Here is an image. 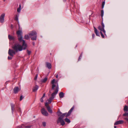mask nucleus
<instances>
[{
    "mask_svg": "<svg viewBox=\"0 0 128 128\" xmlns=\"http://www.w3.org/2000/svg\"><path fill=\"white\" fill-rule=\"evenodd\" d=\"M27 47L26 44L24 40H23V43L21 46L19 44H16L12 47V48L16 52L21 51L22 50H25Z\"/></svg>",
    "mask_w": 128,
    "mask_h": 128,
    "instance_id": "nucleus-2",
    "label": "nucleus"
},
{
    "mask_svg": "<svg viewBox=\"0 0 128 128\" xmlns=\"http://www.w3.org/2000/svg\"><path fill=\"white\" fill-rule=\"evenodd\" d=\"M124 118L127 121V122L128 123V118Z\"/></svg>",
    "mask_w": 128,
    "mask_h": 128,
    "instance_id": "nucleus-41",
    "label": "nucleus"
},
{
    "mask_svg": "<svg viewBox=\"0 0 128 128\" xmlns=\"http://www.w3.org/2000/svg\"><path fill=\"white\" fill-rule=\"evenodd\" d=\"M45 96V93L43 95V96H42V98H44Z\"/></svg>",
    "mask_w": 128,
    "mask_h": 128,
    "instance_id": "nucleus-43",
    "label": "nucleus"
},
{
    "mask_svg": "<svg viewBox=\"0 0 128 128\" xmlns=\"http://www.w3.org/2000/svg\"><path fill=\"white\" fill-rule=\"evenodd\" d=\"M18 40L20 42L22 41L23 42V40H24L22 39V35L18 36Z\"/></svg>",
    "mask_w": 128,
    "mask_h": 128,
    "instance_id": "nucleus-15",
    "label": "nucleus"
},
{
    "mask_svg": "<svg viewBox=\"0 0 128 128\" xmlns=\"http://www.w3.org/2000/svg\"><path fill=\"white\" fill-rule=\"evenodd\" d=\"M59 96L60 98H62L64 96V94L62 92H60L59 94Z\"/></svg>",
    "mask_w": 128,
    "mask_h": 128,
    "instance_id": "nucleus-17",
    "label": "nucleus"
},
{
    "mask_svg": "<svg viewBox=\"0 0 128 128\" xmlns=\"http://www.w3.org/2000/svg\"><path fill=\"white\" fill-rule=\"evenodd\" d=\"M48 103H47V102H46L45 104V106L47 108V107L48 106H50L48 105Z\"/></svg>",
    "mask_w": 128,
    "mask_h": 128,
    "instance_id": "nucleus-33",
    "label": "nucleus"
},
{
    "mask_svg": "<svg viewBox=\"0 0 128 128\" xmlns=\"http://www.w3.org/2000/svg\"><path fill=\"white\" fill-rule=\"evenodd\" d=\"M23 97L22 96H20V100L21 101V100L23 98Z\"/></svg>",
    "mask_w": 128,
    "mask_h": 128,
    "instance_id": "nucleus-35",
    "label": "nucleus"
},
{
    "mask_svg": "<svg viewBox=\"0 0 128 128\" xmlns=\"http://www.w3.org/2000/svg\"><path fill=\"white\" fill-rule=\"evenodd\" d=\"M51 84H52V90H54V88L55 87H56L57 86L55 85L54 83H55V80L54 79L52 80L51 81Z\"/></svg>",
    "mask_w": 128,
    "mask_h": 128,
    "instance_id": "nucleus-9",
    "label": "nucleus"
},
{
    "mask_svg": "<svg viewBox=\"0 0 128 128\" xmlns=\"http://www.w3.org/2000/svg\"><path fill=\"white\" fill-rule=\"evenodd\" d=\"M105 4V1H104L102 2V8H104V5Z\"/></svg>",
    "mask_w": 128,
    "mask_h": 128,
    "instance_id": "nucleus-30",
    "label": "nucleus"
},
{
    "mask_svg": "<svg viewBox=\"0 0 128 128\" xmlns=\"http://www.w3.org/2000/svg\"><path fill=\"white\" fill-rule=\"evenodd\" d=\"M66 0H65V1H66Z\"/></svg>",
    "mask_w": 128,
    "mask_h": 128,
    "instance_id": "nucleus-50",
    "label": "nucleus"
},
{
    "mask_svg": "<svg viewBox=\"0 0 128 128\" xmlns=\"http://www.w3.org/2000/svg\"><path fill=\"white\" fill-rule=\"evenodd\" d=\"M19 16V15H16V16L15 18V20H16L18 22V17Z\"/></svg>",
    "mask_w": 128,
    "mask_h": 128,
    "instance_id": "nucleus-25",
    "label": "nucleus"
},
{
    "mask_svg": "<svg viewBox=\"0 0 128 128\" xmlns=\"http://www.w3.org/2000/svg\"><path fill=\"white\" fill-rule=\"evenodd\" d=\"M77 46H76V47H77Z\"/></svg>",
    "mask_w": 128,
    "mask_h": 128,
    "instance_id": "nucleus-49",
    "label": "nucleus"
},
{
    "mask_svg": "<svg viewBox=\"0 0 128 128\" xmlns=\"http://www.w3.org/2000/svg\"><path fill=\"white\" fill-rule=\"evenodd\" d=\"M124 122V121L122 120H120L116 122L114 124V125H117L122 124Z\"/></svg>",
    "mask_w": 128,
    "mask_h": 128,
    "instance_id": "nucleus-10",
    "label": "nucleus"
},
{
    "mask_svg": "<svg viewBox=\"0 0 128 128\" xmlns=\"http://www.w3.org/2000/svg\"><path fill=\"white\" fill-rule=\"evenodd\" d=\"M53 99L54 98H52L51 97L48 100V103L50 104Z\"/></svg>",
    "mask_w": 128,
    "mask_h": 128,
    "instance_id": "nucleus-23",
    "label": "nucleus"
},
{
    "mask_svg": "<svg viewBox=\"0 0 128 128\" xmlns=\"http://www.w3.org/2000/svg\"><path fill=\"white\" fill-rule=\"evenodd\" d=\"M3 0L4 1H5V0Z\"/></svg>",
    "mask_w": 128,
    "mask_h": 128,
    "instance_id": "nucleus-48",
    "label": "nucleus"
},
{
    "mask_svg": "<svg viewBox=\"0 0 128 128\" xmlns=\"http://www.w3.org/2000/svg\"><path fill=\"white\" fill-rule=\"evenodd\" d=\"M58 83H57V86H56V89L55 91L52 93V94H51V97L54 98L55 96L58 93Z\"/></svg>",
    "mask_w": 128,
    "mask_h": 128,
    "instance_id": "nucleus-5",
    "label": "nucleus"
},
{
    "mask_svg": "<svg viewBox=\"0 0 128 128\" xmlns=\"http://www.w3.org/2000/svg\"><path fill=\"white\" fill-rule=\"evenodd\" d=\"M8 38L10 40H12L14 39V37L11 36L10 35H8Z\"/></svg>",
    "mask_w": 128,
    "mask_h": 128,
    "instance_id": "nucleus-19",
    "label": "nucleus"
},
{
    "mask_svg": "<svg viewBox=\"0 0 128 128\" xmlns=\"http://www.w3.org/2000/svg\"><path fill=\"white\" fill-rule=\"evenodd\" d=\"M16 52L15 50L14 51L13 50L9 49L8 51V54L10 56L13 57V54H15Z\"/></svg>",
    "mask_w": 128,
    "mask_h": 128,
    "instance_id": "nucleus-7",
    "label": "nucleus"
},
{
    "mask_svg": "<svg viewBox=\"0 0 128 128\" xmlns=\"http://www.w3.org/2000/svg\"><path fill=\"white\" fill-rule=\"evenodd\" d=\"M64 120H65V121L66 122H67L68 123H70V120L67 118H65V119Z\"/></svg>",
    "mask_w": 128,
    "mask_h": 128,
    "instance_id": "nucleus-24",
    "label": "nucleus"
},
{
    "mask_svg": "<svg viewBox=\"0 0 128 128\" xmlns=\"http://www.w3.org/2000/svg\"><path fill=\"white\" fill-rule=\"evenodd\" d=\"M41 113L44 116H47L48 115V113L44 108H42L41 110Z\"/></svg>",
    "mask_w": 128,
    "mask_h": 128,
    "instance_id": "nucleus-6",
    "label": "nucleus"
},
{
    "mask_svg": "<svg viewBox=\"0 0 128 128\" xmlns=\"http://www.w3.org/2000/svg\"><path fill=\"white\" fill-rule=\"evenodd\" d=\"M48 111L50 113L52 114V110L50 108V106H48L47 108Z\"/></svg>",
    "mask_w": 128,
    "mask_h": 128,
    "instance_id": "nucleus-18",
    "label": "nucleus"
},
{
    "mask_svg": "<svg viewBox=\"0 0 128 128\" xmlns=\"http://www.w3.org/2000/svg\"><path fill=\"white\" fill-rule=\"evenodd\" d=\"M36 32L35 31L31 32L29 34V35L30 37L31 38L32 40H36Z\"/></svg>",
    "mask_w": 128,
    "mask_h": 128,
    "instance_id": "nucleus-3",
    "label": "nucleus"
},
{
    "mask_svg": "<svg viewBox=\"0 0 128 128\" xmlns=\"http://www.w3.org/2000/svg\"><path fill=\"white\" fill-rule=\"evenodd\" d=\"M18 110L19 111V112H21V109H20V108H18Z\"/></svg>",
    "mask_w": 128,
    "mask_h": 128,
    "instance_id": "nucleus-40",
    "label": "nucleus"
},
{
    "mask_svg": "<svg viewBox=\"0 0 128 128\" xmlns=\"http://www.w3.org/2000/svg\"><path fill=\"white\" fill-rule=\"evenodd\" d=\"M74 106H73L69 110L68 113H64L62 114L61 115H60L62 114V113L60 112H59L58 114V116H60L58 118L57 121V124H58L60 122L62 125H64L65 124V123L62 118H64L65 116H66V117H67L69 116L71 114L72 112L74 110Z\"/></svg>",
    "mask_w": 128,
    "mask_h": 128,
    "instance_id": "nucleus-1",
    "label": "nucleus"
},
{
    "mask_svg": "<svg viewBox=\"0 0 128 128\" xmlns=\"http://www.w3.org/2000/svg\"><path fill=\"white\" fill-rule=\"evenodd\" d=\"M124 110V111H128V106H125Z\"/></svg>",
    "mask_w": 128,
    "mask_h": 128,
    "instance_id": "nucleus-22",
    "label": "nucleus"
},
{
    "mask_svg": "<svg viewBox=\"0 0 128 128\" xmlns=\"http://www.w3.org/2000/svg\"><path fill=\"white\" fill-rule=\"evenodd\" d=\"M58 74H57L56 75V78H58Z\"/></svg>",
    "mask_w": 128,
    "mask_h": 128,
    "instance_id": "nucleus-45",
    "label": "nucleus"
},
{
    "mask_svg": "<svg viewBox=\"0 0 128 128\" xmlns=\"http://www.w3.org/2000/svg\"><path fill=\"white\" fill-rule=\"evenodd\" d=\"M46 67L48 68V69H50L52 67L51 64L48 62H46Z\"/></svg>",
    "mask_w": 128,
    "mask_h": 128,
    "instance_id": "nucleus-12",
    "label": "nucleus"
},
{
    "mask_svg": "<svg viewBox=\"0 0 128 128\" xmlns=\"http://www.w3.org/2000/svg\"><path fill=\"white\" fill-rule=\"evenodd\" d=\"M104 12L103 10H101V16L102 18L104 15Z\"/></svg>",
    "mask_w": 128,
    "mask_h": 128,
    "instance_id": "nucleus-29",
    "label": "nucleus"
},
{
    "mask_svg": "<svg viewBox=\"0 0 128 128\" xmlns=\"http://www.w3.org/2000/svg\"><path fill=\"white\" fill-rule=\"evenodd\" d=\"M38 86L36 85L35 87L33 88L32 89V91L33 92H35L38 90Z\"/></svg>",
    "mask_w": 128,
    "mask_h": 128,
    "instance_id": "nucleus-13",
    "label": "nucleus"
},
{
    "mask_svg": "<svg viewBox=\"0 0 128 128\" xmlns=\"http://www.w3.org/2000/svg\"><path fill=\"white\" fill-rule=\"evenodd\" d=\"M11 106L12 112V113H13L14 111L15 105L13 104H11Z\"/></svg>",
    "mask_w": 128,
    "mask_h": 128,
    "instance_id": "nucleus-16",
    "label": "nucleus"
},
{
    "mask_svg": "<svg viewBox=\"0 0 128 128\" xmlns=\"http://www.w3.org/2000/svg\"><path fill=\"white\" fill-rule=\"evenodd\" d=\"M94 36H95L94 34H92V38H94Z\"/></svg>",
    "mask_w": 128,
    "mask_h": 128,
    "instance_id": "nucleus-44",
    "label": "nucleus"
},
{
    "mask_svg": "<svg viewBox=\"0 0 128 128\" xmlns=\"http://www.w3.org/2000/svg\"><path fill=\"white\" fill-rule=\"evenodd\" d=\"M123 116H124L128 117V113L126 112L123 115Z\"/></svg>",
    "mask_w": 128,
    "mask_h": 128,
    "instance_id": "nucleus-28",
    "label": "nucleus"
},
{
    "mask_svg": "<svg viewBox=\"0 0 128 128\" xmlns=\"http://www.w3.org/2000/svg\"><path fill=\"white\" fill-rule=\"evenodd\" d=\"M43 98H42L40 99V101L41 102H43Z\"/></svg>",
    "mask_w": 128,
    "mask_h": 128,
    "instance_id": "nucleus-39",
    "label": "nucleus"
},
{
    "mask_svg": "<svg viewBox=\"0 0 128 128\" xmlns=\"http://www.w3.org/2000/svg\"><path fill=\"white\" fill-rule=\"evenodd\" d=\"M21 6L20 4L19 6V7L17 8V12H18L20 13V12L21 10Z\"/></svg>",
    "mask_w": 128,
    "mask_h": 128,
    "instance_id": "nucleus-20",
    "label": "nucleus"
},
{
    "mask_svg": "<svg viewBox=\"0 0 128 128\" xmlns=\"http://www.w3.org/2000/svg\"><path fill=\"white\" fill-rule=\"evenodd\" d=\"M12 58V57H10V56H8V60H11Z\"/></svg>",
    "mask_w": 128,
    "mask_h": 128,
    "instance_id": "nucleus-38",
    "label": "nucleus"
},
{
    "mask_svg": "<svg viewBox=\"0 0 128 128\" xmlns=\"http://www.w3.org/2000/svg\"><path fill=\"white\" fill-rule=\"evenodd\" d=\"M114 128H116V126H114Z\"/></svg>",
    "mask_w": 128,
    "mask_h": 128,
    "instance_id": "nucleus-46",
    "label": "nucleus"
},
{
    "mask_svg": "<svg viewBox=\"0 0 128 128\" xmlns=\"http://www.w3.org/2000/svg\"><path fill=\"white\" fill-rule=\"evenodd\" d=\"M101 35L102 37V38H104V35L103 34H101Z\"/></svg>",
    "mask_w": 128,
    "mask_h": 128,
    "instance_id": "nucleus-42",
    "label": "nucleus"
},
{
    "mask_svg": "<svg viewBox=\"0 0 128 128\" xmlns=\"http://www.w3.org/2000/svg\"><path fill=\"white\" fill-rule=\"evenodd\" d=\"M21 32L20 30H19L17 31L16 32V34L18 35V36L22 35L21 34Z\"/></svg>",
    "mask_w": 128,
    "mask_h": 128,
    "instance_id": "nucleus-26",
    "label": "nucleus"
},
{
    "mask_svg": "<svg viewBox=\"0 0 128 128\" xmlns=\"http://www.w3.org/2000/svg\"><path fill=\"white\" fill-rule=\"evenodd\" d=\"M5 14L4 13L2 14L0 17V22L1 23H3L4 21V18Z\"/></svg>",
    "mask_w": 128,
    "mask_h": 128,
    "instance_id": "nucleus-8",
    "label": "nucleus"
},
{
    "mask_svg": "<svg viewBox=\"0 0 128 128\" xmlns=\"http://www.w3.org/2000/svg\"><path fill=\"white\" fill-rule=\"evenodd\" d=\"M27 52L28 53V54L30 55L31 53V52L29 50H27Z\"/></svg>",
    "mask_w": 128,
    "mask_h": 128,
    "instance_id": "nucleus-36",
    "label": "nucleus"
},
{
    "mask_svg": "<svg viewBox=\"0 0 128 128\" xmlns=\"http://www.w3.org/2000/svg\"><path fill=\"white\" fill-rule=\"evenodd\" d=\"M38 74H36L35 78H34V80H36L37 79V77H38Z\"/></svg>",
    "mask_w": 128,
    "mask_h": 128,
    "instance_id": "nucleus-37",
    "label": "nucleus"
},
{
    "mask_svg": "<svg viewBox=\"0 0 128 128\" xmlns=\"http://www.w3.org/2000/svg\"><path fill=\"white\" fill-rule=\"evenodd\" d=\"M31 126H25V128H30Z\"/></svg>",
    "mask_w": 128,
    "mask_h": 128,
    "instance_id": "nucleus-34",
    "label": "nucleus"
},
{
    "mask_svg": "<svg viewBox=\"0 0 128 128\" xmlns=\"http://www.w3.org/2000/svg\"><path fill=\"white\" fill-rule=\"evenodd\" d=\"M19 88L18 87H16L14 89V92L15 94L17 93L19 91Z\"/></svg>",
    "mask_w": 128,
    "mask_h": 128,
    "instance_id": "nucleus-11",
    "label": "nucleus"
},
{
    "mask_svg": "<svg viewBox=\"0 0 128 128\" xmlns=\"http://www.w3.org/2000/svg\"><path fill=\"white\" fill-rule=\"evenodd\" d=\"M94 32L96 34V35L97 36H99V34L98 31L97 30L96 28L94 27Z\"/></svg>",
    "mask_w": 128,
    "mask_h": 128,
    "instance_id": "nucleus-14",
    "label": "nucleus"
},
{
    "mask_svg": "<svg viewBox=\"0 0 128 128\" xmlns=\"http://www.w3.org/2000/svg\"><path fill=\"white\" fill-rule=\"evenodd\" d=\"M48 80V78L46 77H45L44 79L41 80V82L43 83H45Z\"/></svg>",
    "mask_w": 128,
    "mask_h": 128,
    "instance_id": "nucleus-21",
    "label": "nucleus"
},
{
    "mask_svg": "<svg viewBox=\"0 0 128 128\" xmlns=\"http://www.w3.org/2000/svg\"><path fill=\"white\" fill-rule=\"evenodd\" d=\"M102 27L100 26H99L98 28V29L101 31L100 32V33L101 34H102L101 31H102L104 34L106 32V31L104 29V25L102 22Z\"/></svg>",
    "mask_w": 128,
    "mask_h": 128,
    "instance_id": "nucleus-4",
    "label": "nucleus"
},
{
    "mask_svg": "<svg viewBox=\"0 0 128 128\" xmlns=\"http://www.w3.org/2000/svg\"><path fill=\"white\" fill-rule=\"evenodd\" d=\"M32 44H33V45H34V42H33V43H32Z\"/></svg>",
    "mask_w": 128,
    "mask_h": 128,
    "instance_id": "nucleus-47",
    "label": "nucleus"
},
{
    "mask_svg": "<svg viewBox=\"0 0 128 128\" xmlns=\"http://www.w3.org/2000/svg\"><path fill=\"white\" fill-rule=\"evenodd\" d=\"M24 38L26 40H28L29 39V37L28 36V35H26L24 36Z\"/></svg>",
    "mask_w": 128,
    "mask_h": 128,
    "instance_id": "nucleus-27",
    "label": "nucleus"
},
{
    "mask_svg": "<svg viewBox=\"0 0 128 128\" xmlns=\"http://www.w3.org/2000/svg\"><path fill=\"white\" fill-rule=\"evenodd\" d=\"M42 124L43 126H44L45 127L46 125V122H43L42 123Z\"/></svg>",
    "mask_w": 128,
    "mask_h": 128,
    "instance_id": "nucleus-32",
    "label": "nucleus"
},
{
    "mask_svg": "<svg viewBox=\"0 0 128 128\" xmlns=\"http://www.w3.org/2000/svg\"><path fill=\"white\" fill-rule=\"evenodd\" d=\"M82 54L80 55V56H79V57L78 58V61H79L80 60V59H81V58L82 57Z\"/></svg>",
    "mask_w": 128,
    "mask_h": 128,
    "instance_id": "nucleus-31",
    "label": "nucleus"
}]
</instances>
